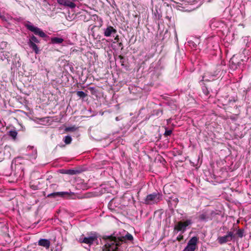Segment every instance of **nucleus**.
<instances>
[{
    "mask_svg": "<svg viewBox=\"0 0 251 251\" xmlns=\"http://www.w3.org/2000/svg\"><path fill=\"white\" fill-rule=\"evenodd\" d=\"M235 237V235L233 231H228L226 235L218 237L217 240L219 244H223L231 241Z\"/></svg>",
    "mask_w": 251,
    "mask_h": 251,
    "instance_id": "obj_7",
    "label": "nucleus"
},
{
    "mask_svg": "<svg viewBox=\"0 0 251 251\" xmlns=\"http://www.w3.org/2000/svg\"><path fill=\"white\" fill-rule=\"evenodd\" d=\"M76 95L81 98H84L87 96V94L83 91H77Z\"/></svg>",
    "mask_w": 251,
    "mask_h": 251,
    "instance_id": "obj_19",
    "label": "nucleus"
},
{
    "mask_svg": "<svg viewBox=\"0 0 251 251\" xmlns=\"http://www.w3.org/2000/svg\"><path fill=\"white\" fill-rule=\"evenodd\" d=\"M66 144H70L72 141V137L70 136H66L63 140Z\"/></svg>",
    "mask_w": 251,
    "mask_h": 251,
    "instance_id": "obj_15",
    "label": "nucleus"
},
{
    "mask_svg": "<svg viewBox=\"0 0 251 251\" xmlns=\"http://www.w3.org/2000/svg\"><path fill=\"white\" fill-rule=\"evenodd\" d=\"M24 25L29 31L33 32L35 35H38L41 37H46L47 35L38 27L34 26L30 22L27 21L24 23Z\"/></svg>",
    "mask_w": 251,
    "mask_h": 251,
    "instance_id": "obj_3",
    "label": "nucleus"
},
{
    "mask_svg": "<svg viewBox=\"0 0 251 251\" xmlns=\"http://www.w3.org/2000/svg\"><path fill=\"white\" fill-rule=\"evenodd\" d=\"M62 247L61 245L57 244L54 249V251H62Z\"/></svg>",
    "mask_w": 251,
    "mask_h": 251,
    "instance_id": "obj_22",
    "label": "nucleus"
},
{
    "mask_svg": "<svg viewBox=\"0 0 251 251\" xmlns=\"http://www.w3.org/2000/svg\"><path fill=\"white\" fill-rule=\"evenodd\" d=\"M9 135L15 139L17 135V132L15 130H10L9 132Z\"/></svg>",
    "mask_w": 251,
    "mask_h": 251,
    "instance_id": "obj_17",
    "label": "nucleus"
},
{
    "mask_svg": "<svg viewBox=\"0 0 251 251\" xmlns=\"http://www.w3.org/2000/svg\"><path fill=\"white\" fill-rule=\"evenodd\" d=\"M98 235L96 232L88 233L87 237H84L82 235L79 238L78 242L80 243H85L91 246L94 243L98 244Z\"/></svg>",
    "mask_w": 251,
    "mask_h": 251,
    "instance_id": "obj_2",
    "label": "nucleus"
},
{
    "mask_svg": "<svg viewBox=\"0 0 251 251\" xmlns=\"http://www.w3.org/2000/svg\"><path fill=\"white\" fill-rule=\"evenodd\" d=\"M57 1L60 5L68 6L71 8H74L76 6V4L75 3L67 0H57Z\"/></svg>",
    "mask_w": 251,
    "mask_h": 251,
    "instance_id": "obj_9",
    "label": "nucleus"
},
{
    "mask_svg": "<svg viewBox=\"0 0 251 251\" xmlns=\"http://www.w3.org/2000/svg\"><path fill=\"white\" fill-rule=\"evenodd\" d=\"M183 239V236L182 235H179L177 237L176 240L178 241H181Z\"/></svg>",
    "mask_w": 251,
    "mask_h": 251,
    "instance_id": "obj_25",
    "label": "nucleus"
},
{
    "mask_svg": "<svg viewBox=\"0 0 251 251\" xmlns=\"http://www.w3.org/2000/svg\"><path fill=\"white\" fill-rule=\"evenodd\" d=\"M118 58L120 60V63H121L122 65H124V62H125V58L122 55H119Z\"/></svg>",
    "mask_w": 251,
    "mask_h": 251,
    "instance_id": "obj_23",
    "label": "nucleus"
},
{
    "mask_svg": "<svg viewBox=\"0 0 251 251\" xmlns=\"http://www.w3.org/2000/svg\"><path fill=\"white\" fill-rule=\"evenodd\" d=\"M28 45L29 47L32 49L33 51H34L36 54L39 53V50L36 45V43H33L32 41H28Z\"/></svg>",
    "mask_w": 251,
    "mask_h": 251,
    "instance_id": "obj_12",
    "label": "nucleus"
},
{
    "mask_svg": "<svg viewBox=\"0 0 251 251\" xmlns=\"http://www.w3.org/2000/svg\"><path fill=\"white\" fill-rule=\"evenodd\" d=\"M117 32L116 30L111 26H108L104 30V35L106 37H109L112 34H115Z\"/></svg>",
    "mask_w": 251,
    "mask_h": 251,
    "instance_id": "obj_10",
    "label": "nucleus"
},
{
    "mask_svg": "<svg viewBox=\"0 0 251 251\" xmlns=\"http://www.w3.org/2000/svg\"><path fill=\"white\" fill-rule=\"evenodd\" d=\"M77 172V171L76 170L69 169L65 170L64 173L70 175H74L76 174Z\"/></svg>",
    "mask_w": 251,
    "mask_h": 251,
    "instance_id": "obj_14",
    "label": "nucleus"
},
{
    "mask_svg": "<svg viewBox=\"0 0 251 251\" xmlns=\"http://www.w3.org/2000/svg\"><path fill=\"white\" fill-rule=\"evenodd\" d=\"M236 235L240 238H242L244 235V230L243 229H238L236 232Z\"/></svg>",
    "mask_w": 251,
    "mask_h": 251,
    "instance_id": "obj_16",
    "label": "nucleus"
},
{
    "mask_svg": "<svg viewBox=\"0 0 251 251\" xmlns=\"http://www.w3.org/2000/svg\"><path fill=\"white\" fill-rule=\"evenodd\" d=\"M115 40L117 41V42H118L119 41V37L118 36H117L115 38Z\"/></svg>",
    "mask_w": 251,
    "mask_h": 251,
    "instance_id": "obj_27",
    "label": "nucleus"
},
{
    "mask_svg": "<svg viewBox=\"0 0 251 251\" xmlns=\"http://www.w3.org/2000/svg\"><path fill=\"white\" fill-rule=\"evenodd\" d=\"M74 195V193L70 192H54L52 193H50L47 196V197H53L56 198L57 197L65 198L67 197L72 196Z\"/></svg>",
    "mask_w": 251,
    "mask_h": 251,
    "instance_id": "obj_8",
    "label": "nucleus"
},
{
    "mask_svg": "<svg viewBox=\"0 0 251 251\" xmlns=\"http://www.w3.org/2000/svg\"><path fill=\"white\" fill-rule=\"evenodd\" d=\"M198 238L194 236L188 241L186 247L182 251H195L197 248Z\"/></svg>",
    "mask_w": 251,
    "mask_h": 251,
    "instance_id": "obj_6",
    "label": "nucleus"
},
{
    "mask_svg": "<svg viewBox=\"0 0 251 251\" xmlns=\"http://www.w3.org/2000/svg\"><path fill=\"white\" fill-rule=\"evenodd\" d=\"M119 47H122V46H123V44H122V43H120L119 44Z\"/></svg>",
    "mask_w": 251,
    "mask_h": 251,
    "instance_id": "obj_29",
    "label": "nucleus"
},
{
    "mask_svg": "<svg viewBox=\"0 0 251 251\" xmlns=\"http://www.w3.org/2000/svg\"><path fill=\"white\" fill-rule=\"evenodd\" d=\"M33 189L35 190L36 189V186H33V185L31 186Z\"/></svg>",
    "mask_w": 251,
    "mask_h": 251,
    "instance_id": "obj_28",
    "label": "nucleus"
},
{
    "mask_svg": "<svg viewBox=\"0 0 251 251\" xmlns=\"http://www.w3.org/2000/svg\"><path fill=\"white\" fill-rule=\"evenodd\" d=\"M29 41H32L34 43H39V40L34 35H32L29 39Z\"/></svg>",
    "mask_w": 251,
    "mask_h": 251,
    "instance_id": "obj_18",
    "label": "nucleus"
},
{
    "mask_svg": "<svg viewBox=\"0 0 251 251\" xmlns=\"http://www.w3.org/2000/svg\"><path fill=\"white\" fill-rule=\"evenodd\" d=\"M162 200V195L157 192L148 195L145 200L146 204H153L157 203Z\"/></svg>",
    "mask_w": 251,
    "mask_h": 251,
    "instance_id": "obj_4",
    "label": "nucleus"
},
{
    "mask_svg": "<svg viewBox=\"0 0 251 251\" xmlns=\"http://www.w3.org/2000/svg\"><path fill=\"white\" fill-rule=\"evenodd\" d=\"M192 223V221L191 219H187L184 222L179 221L175 225L174 231H181L182 233H184L186 227L191 225Z\"/></svg>",
    "mask_w": 251,
    "mask_h": 251,
    "instance_id": "obj_5",
    "label": "nucleus"
},
{
    "mask_svg": "<svg viewBox=\"0 0 251 251\" xmlns=\"http://www.w3.org/2000/svg\"><path fill=\"white\" fill-rule=\"evenodd\" d=\"M176 201H178V199L177 198L176 199Z\"/></svg>",
    "mask_w": 251,
    "mask_h": 251,
    "instance_id": "obj_30",
    "label": "nucleus"
},
{
    "mask_svg": "<svg viewBox=\"0 0 251 251\" xmlns=\"http://www.w3.org/2000/svg\"><path fill=\"white\" fill-rule=\"evenodd\" d=\"M38 245L44 247L46 248L47 249H48L50 247V240L48 239H41L38 241Z\"/></svg>",
    "mask_w": 251,
    "mask_h": 251,
    "instance_id": "obj_11",
    "label": "nucleus"
},
{
    "mask_svg": "<svg viewBox=\"0 0 251 251\" xmlns=\"http://www.w3.org/2000/svg\"><path fill=\"white\" fill-rule=\"evenodd\" d=\"M103 239L105 240V243L103 247V251H120L118 247L121 244V242L126 240L132 241L133 237L131 234L126 232L123 236H104Z\"/></svg>",
    "mask_w": 251,
    "mask_h": 251,
    "instance_id": "obj_1",
    "label": "nucleus"
},
{
    "mask_svg": "<svg viewBox=\"0 0 251 251\" xmlns=\"http://www.w3.org/2000/svg\"><path fill=\"white\" fill-rule=\"evenodd\" d=\"M199 218L201 221H205L208 219V216L206 214L203 213L199 215Z\"/></svg>",
    "mask_w": 251,
    "mask_h": 251,
    "instance_id": "obj_20",
    "label": "nucleus"
},
{
    "mask_svg": "<svg viewBox=\"0 0 251 251\" xmlns=\"http://www.w3.org/2000/svg\"><path fill=\"white\" fill-rule=\"evenodd\" d=\"M0 19H1L2 21H6L5 17L3 16L0 15Z\"/></svg>",
    "mask_w": 251,
    "mask_h": 251,
    "instance_id": "obj_26",
    "label": "nucleus"
},
{
    "mask_svg": "<svg viewBox=\"0 0 251 251\" xmlns=\"http://www.w3.org/2000/svg\"><path fill=\"white\" fill-rule=\"evenodd\" d=\"M76 128L75 126H71V127H67L65 129V131H74L75 130Z\"/></svg>",
    "mask_w": 251,
    "mask_h": 251,
    "instance_id": "obj_21",
    "label": "nucleus"
},
{
    "mask_svg": "<svg viewBox=\"0 0 251 251\" xmlns=\"http://www.w3.org/2000/svg\"><path fill=\"white\" fill-rule=\"evenodd\" d=\"M172 133V130H166L165 133H164V135L165 136H170L171 135Z\"/></svg>",
    "mask_w": 251,
    "mask_h": 251,
    "instance_id": "obj_24",
    "label": "nucleus"
},
{
    "mask_svg": "<svg viewBox=\"0 0 251 251\" xmlns=\"http://www.w3.org/2000/svg\"><path fill=\"white\" fill-rule=\"evenodd\" d=\"M63 41L64 40L62 38L54 37L51 38V42L52 44H61Z\"/></svg>",
    "mask_w": 251,
    "mask_h": 251,
    "instance_id": "obj_13",
    "label": "nucleus"
}]
</instances>
